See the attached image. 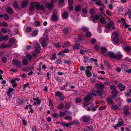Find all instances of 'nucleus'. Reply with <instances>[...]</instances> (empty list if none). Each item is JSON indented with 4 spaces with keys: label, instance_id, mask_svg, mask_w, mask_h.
<instances>
[{
    "label": "nucleus",
    "instance_id": "1",
    "mask_svg": "<svg viewBox=\"0 0 131 131\" xmlns=\"http://www.w3.org/2000/svg\"><path fill=\"white\" fill-rule=\"evenodd\" d=\"M95 86L97 88V89L96 90H95L94 92L97 93L98 95L102 96L104 93L103 89L104 88V85L102 83H96Z\"/></svg>",
    "mask_w": 131,
    "mask_h": 131
},
{
    "label": "nucleus",
    "instance_id": "2",
    "mask_svg": "<svg viewBox=\"0 0 131 131\" xmlns=\"http://www.w3.org/2000/svg\"><path fill=\"white\" fill-rule=\"evenodd\" d=\"M49 39L48 36H46L43 37H41L39 39V42L42 46L43 48L46 47L47 45V41Z\"/></svg>",
    "mask_w": 131,
    "mask_h": 131
},
{
    "label": "nucleus",
    "instance_id": "3",
    "mask_svg": "<svg viewBox=\"0 0 131 131\" xmlns=\"http://www.w3.org/2000/svg\"><path fill=\"white\" fill-rule=\"evenodd\" d=\"M109 55L111 57V58L117 59H121L122 58L123 55L119 53L114 54L113 53H110Z\"/></svg>",
    "mask_w": 131,
    "mask_h": 131
},
{
    "label": "nucleus",
    "instance_id": "4",
    "mask_svg": "<svg viewBox=\"0 0 131 131\" xmlns=\"http://www.w3.org/2000/svg\"><path fill=\"white\" fill-rule=\"evenodd\" d=\"M96 96V94L94 93H89L84 98V100L86 102H88L90 101L92 97V95Z\"/></svg>",
    "mask_w": 131,
    "mask_h": 131
},
{
    "label": "nucleus",
    "instance_id": "5",
    "mask_svg": "<svg viewBox=\"0 0 131 131\" xmlns=\"http://www.w3.org/2000/svg\"><path fill=\"white\" fill-rule=\"evenodd\" d=\"M91 119L90 117L88 116L84 115L83 116L81 120L85 123H89Z\"/></svg>",
    "mask_w": 131,
    "mask_h": 131
},
{
    "label": "nucleus",
    "instance_id": "6",
    "mask_svg": "<svg viewBox=\"0 0 131 131\" xmlns=\"http://www.w3.org/2000/svg\"><path fill=\"white\" fill-rule=\"evenodd\" d=\"M35 8L36 10L40 9L42 10H44L45 9V7L43 5L40 6L39 2H37L35 5Z\"/></svg>",
    "mask_w": 131,
    "mask_h": 131
},
{
    "label": "nucleus",
    "instance_id": "7",
    "mask_svg": "<svg viewBox=\"0 0 131 131\" xmlns=\"http://www.w3.org/2000/svg\"><path fill=\"white\" fill-rule=\"evenodd\" d=\"M129 107L128 105H126L124 106L123 108V110L124 111V114L125 115H128L129 114Z\"/></svg>",
    "mask_w": 131,
    "mask_h": 131
},
{
    "label": "nucleus",
    "instance_id": "8",
    "mask_svg": "<svg viewBox=\"0 0 131 131\" xmlns=\"http://www.w3.org/2000/svg\"><path fill=\"white\" fill-rule=\"evenodd\" d=\"M89 68H90V69L92 68L91 67H90L89 66H88L87 67L86 69L85 70V72L86 75L88 77H90L92 75V74L89 70Z\"/></svg>",
    "mask_w": 131,
    "mask_h": 131
},
{
    "label": "nucleus",
    "instance_id": "9",
    "mask_svg": "<svg viewBox=\"0 0 131 131\" xmlns=\"http://www.w3.org/2000/svg\"><path fill=\"white\" fill-rule=\"evenodd\" d=\"M6 12L8 14H12L13 13L12 8L10 7H8L5 9Z\"/></svg>",
    "mask_w": 131,
    "mask_h": 131
},
{
    "label": "nucleus",
    "instance_id": "10",
    "mask_svg": "<svg viewBox=\"0 0 131 131\" xmlns=\"http://www.w3.org/2000/svg\"><path fill=\"white\" fill-rule=\"evenodd\" d=\"M95 15L91 16L90 19L92 20L93 22H95L96 20H97L99 19L100 18L99 16V15H97L95 17Z\"/></svg>",
    "mask_w": 131,
    "mask_h": 131
},
{
    "label": "nucleus",
    "instance_id": "11",
    "mask_svg": "<svg viewBox=\"0 0 131 131\" xmlns=\"http://www.w3.org/2000/svg\"><path fill=\"white\" fill-rule=\"evenodd\" d=\"M91 1L94 2L95 4L98 6H101L102 2L101 0H91Z\"/></svg>",
    "mask_w": 131,
    "mask_h": 131
},
{
    "label": "nucleus",
    "instance_id": "12",
    "mask_svg": "<svg viewBox=\"0 0 131 131\" xmlns=\"http://www.w3.org/2000/svg\"><path fill=\"white\" fill-rule=\"evenodd\" d=\"M46 6L47 8L49 9L50 10H51L52 9V8L53 7V4L50 3H48L46 4Z\"/></svg>",
    "mask_w": 131,
    "mask_h": 131
},
{
    "label": "nucleus",
    "instance_id": "13",
    "mask_svg": "<svg viewBox=\"0 0 131 131\" xmlns=\"http://www.w3.org/2000/svg\"><path fill=\"white\" fill-rule=\"evenodd\" d=\"M58 18L57 15H52L51 20L53 22L56 21H58Z\"/></svg>",
    "mask_w": 131,
    "mask_h": 131
},
{
    "label": "nucleus",
    "instance_id": "14",
    "mask_svg": "<svg viewBox=\"0 0 131 131\" xmlns=\"http://www.w3.org/2000/svg\"><path fill=\"white\" fill-rule=\"evenodd\" d=\"M118 86L120 88L119 90L121 91H124L125 90V89L126 87L125 85H123L122 83H119L118 84Z\"/></svg>",
    "mask_w": 131,
    "mask_h": 131
},
{
    "label": "nucleus",
    "instance_id": "15",
    "mask_svg": "<svg viewBox=\"0 0 131 131\" xmlns=\"http://www.w3.org/2000/svg\"><path fill=\"white\" fill-rule=\"evenodd\" d=\"M35 5V4L34 2H31L30 3L29 9L30 11L32 12L34 10Z\"/></svg>",
    "mask_w": 131,
    "mask_h": 131
},
{
    "label": "nucleus",
    "instance_id": "16",
    "mask_svg": "<svg viewBox=\"0 0 131 131\" xmlns=\"http://www.w3.org/2000/svg\"><path fill=\"white\" fill-rule=\"evenodd\" d=\"M12 5L15 8H17L19 9H20V7H19L18 3L17 1H14Z\"/></svg>",
    "mask_w": 131,
    "mask_h": 131
},
{
    "label": "nucleus",
    "instance_id": "17",
    "mask_svg": "<svg viewBox=\"0 0 131 131\" xmlns=\"http://www.w3.org/2000/svg\"><path fill=\"white\" fill-rule=\"evenodd\" d=\"M24 101L23 100V99L21 98H18L17 99L16 102L19 105H20L23 104L24 103Z\"/></svg>",
    "mask_w": 131,
    "mask_h": 131
},
{
    "label": "nucleus",
    "instance_id": "18",
    "mask_svg": "<svg viewBox=\"0 0 131 131\" xmlns=\"http://www.w3.org/2000/svg\"><path fill=\"white\" fill-rule=\"evenodd\" d=\"M113 41L115 43L117 44L119 42V40L117 37L115 36L113 38Z\"/></svg>",
    "mask_w": 131,
    "mask_h": 131
},
{
    "label": "nucleus",
    "instance_id": "19",
    "mask_svg": "<svg viewBox=\"0 0 131 131\" xmlns=\"http://www.w3.org/2000/svg\"><path fill=\"white\" fill-rule=\"evenodd\" d=\"M10 47V46H9L8 45H6L4 43H3L0 46V48L1 49H3L5 48L9 47Z\"/></svg>",
    "mask_w": 131,
    "mask_h": 131
},
{
    "label": "nucleus",
    "instance_id": "20",
    "mask_svg": "<svg viewBox=\"0 0 131 131\" xmlns=\"http://www.w3.org/2000/svg\"><path fill=\"white\" fill-rule=\"evenodd\" d=\"M62 17L65 19H67L68 17V13L66 11L64 12L63 13Z\"/></svg>",
    "mask_w": 131,
    "mask_h": 131
},
{
    "label": "nucleus",
    "instance_id": "21",
    "mask_svg": "<svg viewBox=\"0 0 131 131\" xmlns=\"http://www.w3.org/2000/svg\"><path fill=\"white\" fill-rule=\"evenodd\" d=\"M113 25V24L112 22H110L107 24L106 26L108 29H110Z\"/></svg>",
    "mask_w": 131,
    "mask_h": 131
},
{
    "label": "nucleus",
    "instance_id": "22",
    "mask_svg": "<svg viewBox=\"0 0 131 131\" xmlns=\"http://www.w3.org/2000/svg\"><path fill=\"white\" fill-rule=\"evenodd\" d=\"M70 103L67 102L65 104L64 108L68 110L70 108Z\"/></svg>",
    "mask_w": 131,
    "mask_h": 131
},
{
    "label": "nucleus",
    "instance_id": "23",
    "mask_svg": "<svg viewBox=\"0 0 131 131\" xmlns=\"http://www.w3.org/2000/svg\"><path fill=\"white\" fill-rule=\"evenodd\" d=\"M124 49L126 52H129L131 50V47L126 46L125 47Z\"/></svg>",
    "mask_w": 131,
    "mask_h": 131
},
{
    "label": "nucleus",
    "instance_id": "24",
    "mask_svg": "<svg viewBox=\"0 0 131 131\" xmlns=\"http://www.w3.org/2000/svg\"><path fill=\"white\" fill-rule=\"evenodd\" d=\"M93 128L92 126H86L85 128L84 131H89L90 130Z\"/></svg>",
    "mask_w": 131,
    "mask_h": 131
},
{
    "label": "nucleus",
    "instance_id": "25",
    "mask_svg": "<svg viewBox=\"0 0 131 131\" xmlns=\"http://www.w3.org/2000/svg\"><path fill=\"white\" fill-rule=\"evenodd\" d=\"M70 46V42L68 41H66L65 42V44L64 46H62V47H69Z\"/></svg>",
    "mask_w": 131,
    "mask_h": 131
},
{
    "label": "nucleus",
    "instance_id": "26",
    "mask_svg": "<svg viewBox=\"0 0 131 131\" xmlns=\"http://www.w3.org/2000/svg\"><path fill=\"white\" fill-rule=\"evenodd\" d=\"M128 15V18L130 19L131 18V10L129 9L127 13L125 14V15Z\"/></svg>",
    "mask_w": 131,
    "mask_h": 131
},
{
    "label": "nucleus",
    "instance_id": "27",
    "mask_svg": "<svg viewBox=\"0 0 131 131\" xmlns=\"http://www.w3.org/2000/svg\"><path fill=\"white\" fill-rule=\"evenodd\" d=\"M81 6L80 5L79 6H77L75 7L74 10L76 12H79L81 9Z\"/></svg>",
    "mask_w": 131,
    "mask_h": 131
},
{
    "label": "nucleus",
    "instance_id": "28",
    "mask_svg": "<svg viewBox=\"0 0 131 131\" xmlns=\"http://www.w3.org/2000/svg\"><path fill=\"white\" fill-rule=\"evenodd\" d=\"M55 96H59V97H60L62 95V94L60 91H58L55 92Z\"/></svg>",
    "mask_w": 131,
    "mask_h": 131
},
{
    "label": "nucleus",
    "instance_id": "29",
    "mask_svg": "<svg viewBox=\"0 0 131 131\" xmlns=\"http://www.w3.org/2000/svg\"><path fill=\"white\" fill-rule=\"evenodd\" d=\"M101 52L103 53L106 52V51L107 50V49L105 47H102L101 48Z\"/></svg>",
    "mask_w": 131,
    "mask_h": 131
},
{
    "label": "nucleus",
    "instance_id": "30",
    "mask_svg": "<svg viewBox=\"0 0 131 131\" xmlns=\"http://www.w3.org/2000/svg\"><path fill=\"white\" fill-rule=\"evenodd\" d=\"M80 44L79 43L75 44L73 46V48L74 49H80L79 48V46Z\"/></svg>",
    "mask_w": 131,
    "mask_h": 131
},
{
    "label": "nucleus",
    "instance_id": "31",
    "mask_svg": "<svg viewBox=\"0 0 131 131\" xmlns=\"http://www.w3.org/2000/svg\"><path fill=\"white\" fill-rule=\"evenodd\" d=\"M64 107V105L62 103L59 104L58 106V108L59 109H62Z\"/></svg>",
    "mask_w": 131,
    "mask_h": 131
},
{
    "label": "nucleus",
    "instance_id": "32",
    "mask_svg": "<svg viewBox=\"0 0 131 131\" xmlns=\"http://www.w3.org/2000/svg\"><path fill=\"white\" fill-rule=\"evenodd\" d=\"M107 103L110 104H111L113 103V102L111 98H109L107 100Z\"/></svg>",
    "mask_w": 131,
    "mask_h": 131
},
{
    "label": "nucleus",
    "instance_id": "33",
    "mask_svg": "<svg viewBox=\"0 0 131 131\" xmlns=\"http://www.w3.org/2000/svg\"><path fill=\"white\" fill-rule=\"evenodd\" d=\"M1 60L2 62L4 63H6L7 61V58L4 56L2 57Z\"/></svg>",
    "mask_w": 131,
    "mask_h": 131
},
{
    "label": "nucleus",
    "instance_id": "34",
    "mask_svg": "<svg viewBox=\"0 0 131 131\" xmlns=\"http://www.w3.org/2000/svg\"><path fill=\"white\" fill-rule=\"evenodd\" d=\"M111 108L113 110H117L119 107L116 105H114L112 106Z\"/></svg>",
    "mask_w": 131,
    "mask_h": 131
},
{
    "label": "nucleus",
    "instance_id": "35",
    "mask_svg": "<svg viewBox=\"0 0 131 131\" xmlns=\"http://www.w3.org/2000/svg\"><path fill=\"white\" fill-rule=\"evenodd\" d=\"M18 61V60L16 59H14L13 60L12 62V63L13 65H15L17 64Z\"/></svg>",
    "mask_w": 131,
    "mask_h": 131
},
{
    "label": "nucleus",
    "instance_id": "36",
    "mask_svg": "<svg viewBox=\"0 0 131 131\" xmlns=\"http://www.w3.org/2000/svg\"><path fill=\"white\" fill-rule=\"evenodd\" d=\"M100 21L101 23L103 24H105L106 23V21L105 20L104 18L103 17H102L100 19Z\"/></svg>",
    "mask_w": 131,
    "mask_h": 131
},
{
    "label": "nucleus",
    "instance_id": "37",
    "mask_svg": "<svg viewBox=\"0 0 131 131\" xmlns=\"http://www.w3.org/2000/svg\"><path fill=\"white\" fill-rule=\"evenodd\" d=\"M64 119L66 120H71L72 119V118L71 116H67L65 117Z\"/></svg>",
    "mask_w": 131,
    "mask_h": 131
},
{
    "label": "nucleus",
    "instance_id": "38",
    "mask_svg": "<svg viewBox=\"0 0 131 131\" xmlns=\"http://www.w3.org/2000/svg\"><path fill=\"white\" fill-rule=\"evenodd\" d=\"M112 94L114 96H116L117 94L118 91L115 90H113L112 92Z\"/></svg>",
    "mask_w": 131,
    "mask_h": 131
},
{
    "label": "nucleus",
    "instance_id": "39",
    "mask_svg": "<svg viewBox=\"0 0 131 131\" xmlns=\"http://www.w3.org/2000/svg\"><path fill=\"white\" fill-rule=\"evenodd\" d=\"M3 17H4L5 19L6 20H7L9 19V17L8 15L7 14H5L4 15Z\"/></svg>",
    "mask_w": 131,
    "mask_h": 131
},
{
    "label": "nucleus",
    "instance_id": "40",
    "mask_svg": "<svg viewBox=\"0 0 131 131\" xmlns=\"http://www.w3.org/2000/svg\"><path fill=\"white\" fill-rule=\"evenodd\" d=\"M8 42L9 43L13 44L15 42V41L14 39L12 38H11L9 40Z\"/></svg>",
    "mask_w": 131,
    "mask_h": 131
},
{
    "label": "nucleus",
    "instance_id": "41",
    "mask_svg": "<svg viewBox=\"0 0 131 131\" xmlns=\"http://www.w3.org/2000/svg\"><path fill=\"white\" fill-rule=\"evenodd\" d=\"M123 121H122L121 118H120L118 121V123L121 126H122L123 124Z\"/></svg>",
    "mask_w": 131,
    "mask_h": 131
},
{
    "label": "nucleus",
    "instance_id": "42",
    "mask_svg": "<svg viewBox=\"0 0 131 131\" xmlns=\"http://www.w3.org/2000/svg\"><path fill=\"white\" fill-rule=\"evenodd\" d=\"M81 29L84 31H87L89 30V29L88 28L85 27H82Z\"/></svg>",
    "mask_w": 131,
    "mask_h": 131
},
{
    "label": "nucleus",
    "instance_id": "43",
    "mask_svg": "<svg viewBox=\"0 0 131 131\" xmlns=\"http://www.w3.org/2000/svg\"><path fill=\"white\" fill-rule=\"evenodd\" d=\"M61 124L63 126H66V127H68L70 126L69 123H67L66 124L64 123H62Z\"/></svg>",
    "mask_w": 131,
    "mask_h": 131
},
{
    "label": "nucleus",
    "instance_id": "44",
    "mask_svg": "<svg viewBox=\"0 0 131 131\" xmlns=\"http://www.w3.org/2000/svg\"><path fill=\"white\" fill-rule=\"evenodd\" d=\"M81 99L79 97L75 99V101L77 103H79L81 102Z\"/></svg>",
    "mask_w": 131,
    "mask_h": 131
},
{
    "label": "nucleus",
    "instance_id": "45",
    "mask_svg": "<svg viewBox=\"0 0 131 131\" xmlns=\"http://www.w3.org/2000/svg\"><path fill=\"white\" fill-rule=\"evenodd\" d=\"M16 67H17V68H19L21 67V63L20 62L18 61L17 63V64H16Z\"/></svg>",
    "mask_w": 131,
    "mask_h": 131
},
{
    "label": "nucleus",
    "instance_id": "46",
    "mask_svg": "<svg viewBox=\"0 0 131 131\" xmlns=\"http://www.w3.org/2000/svg\"><path fill=\"white\" fill-rule=\"evenodd\" d=\"M26 57L27 59L29 60H30L32 59V56L31 55L29 54H27L26 55Z\"/></svg>",
    "mask_w": 131,
    "mask_h": 131
},
{
    "label": "nucleus",
    "instance_id": "47",
    "mask_svg": "<svg viewBox=\"0 0 131 131\" xmlns=\"http://www.w3.org/2000/svg\"><path fill=\"white\" fill-rule=\"evenodd\" d=\"M2 37L3 40L7 41L8 39V36L7 35H5L4 36H3Z\"/></svg>",
    "mask_w": 131,
    "mask_h": 131
},
{
    "label": "nucleus",
    "instance_id": "48",
    "mask_svg": "<svg viewBox=\"0 0 131 131\" xmlns=\"http://www.w3.org/2000/svg\"><path fill=\"white\" fill-rule=\"evenodd\" d=\"M116 88V86L114 85H111L110 86V89L112 91L115 90Z\"/></svg>",
    "mask_w": 131,
    "mask_h": 131
},
{
    "label": "nucleus",
    "instance_id": "49",
    "mask_svg": "<svg viewBox=\"0 0 131 131\" xmlns=\"http://www.w3.org/2000/svg\"><path fill=\"white\" fill-rule=\"evenodd\" d=\"M104 62L105 64L107 67L110 66L111 65L109 62L106 60H104Z\"/></svg>",
    "mask_w": 131,
    "mask_h": 131
},
{
    "label": "nucleus",
    "instance_id": "50",
    "mask_svg": "<svg viewBox=\"0 0 131 131\" xmlns=\"http://www.w3.org/2000/svg\"><path fill=\"white\" fill-rule=\"evenodd\" d=\"M38 34V31L36 30L32 32V35L35 36H36Z\"/></svg>",
    "mask_w": 131,
    "mask_h": 131
},
{
    "label": "nucleus",
    "instance_id": "51",
    "mask_svg": "<svg viewBox=\"0 0 131 131\" xmlns=\"http://www.w3.org/2000/svg\"><path fill=\"white\" fill-rule=\"evenodd\" d=\"M63 31L64 33L67 34L68 33L69 30L68 28H65L63 29Z\"/></svg>",
    "mask_w": 131,
    "mask_h": 131
},
{
    "label": "nucleus",
    "instance_id": "52",
    "mask_svg": "<svg viewBox=\"0 0 131 131\" xmlns=\"http://www.w3.org/2000/svg\"><path fill=\"white\" fill-rule=\"evenodd\" d=\"M34 47H35L38 48H40V46L39 44L37 42H36L34 44Z\"/></svg>",
    "mask_w": 131,
    "mask_h": 131
},
{
    "label": "nucleus",
    "instance_id": "53",
    "mask_svg": "<svg viewBox=\"0 0 131 131\" xmlns=\"http://www.w3.org/2000/svg\"><path fill=\"white\" fill-rule=\"evenodd\" d=\"M2 23V26L4 27H7L8 26L7 23L5 21H3Z\"/></svg>",
    "mask_w": 131,
    "mask_h": 131
},
{
    "label": "nucleus",
    "instance_id": "54",
    "mask_svg": "<svg viewBox=\"0 0 131 131\" xmlns=\"http://www.w3.org/2000/svg\"><path fill=\"white\" fill-rule=\"evenodd\" d=\"M2 32L3 33H5L7 31L6 29L4 28H2L1 29Z\"/></svg>",
    "mask_w": 131,
    "mask_h": 131
},
{
    "label": "nucleus",
    "instance_id": "55",
    "mask_svg": "<svg viewBox=\"0 0 131 131\" xmlns=\"http://www.w3.org/2000/svg\"><path fill=\"white\" fill-rule=\"evenodd\" d=\"M34 24L35 26H40V22L39 21H35L34 22Z\"/></svg>",
    "mask_w": 131,
    "mask_h": 131
},
{
    "label": "nucleus",
    "instance_id": "56",
    "mask_svg": "<svg viewBox=\"0 0 131 131\" xmlns=\"http://www.w3.org/2000/svg\"><path fill=\"white\" fill-rule=\"evenodd\" d=\"M89 13L91 15H93L95 13V12L93 9H91L90 10Z\"/></svg>",
    "mask_w": 131,
    "mask_h": 131
},
{
    "label": "nucleus",
    "instance_id": "57",
    "mask_svg": "<svg viewBox=\"0 0 131 131\" xmlns=\"http://www.w3.org/2000/svg\"><path fill=\"white\" fill-rule=\"evenodd\" d=\"M58 10L56 9H54L53 10L52 13V15H57L58 13Z\"/></svg>",
    "mask_w": 131,
    "mask_h": 131
},
{
    "label": "nucleus",
    "instance_id": "58",
    "mask_svg": "<svg viewBox=\"0 0 131 131\" xmlns=\"http://www.w3.org/2000/svg\"><path fill=\"white\" fill-rule=\"evenodd\" d=\"M86 35L87 37L89 38L91 36V33L89 32H87L86 34Z\"/></svg>",
    "mask_w": 131,
    "mask_h": 131
},
{
    "label": "nucleus",
    "instance_id": "59",
    "mask_svg": "<svg viewBox=\"0 0 131 131\" xmlns=\"http://www.w3.org/2000/svg\"><path fill=\"white\" fill-rule=\"evenodd\" d=\"M90 42L93 45L96 42V41L95 39L93 38L90 41Z\"/></svg>",
    "mask_w": 131,
    "mask_h": 131
},
{
    "label": "nucleus",
    "instance_id": "60",
    "mask_svg": "<svg viewBox=\"0 0 131 131\" xmlns=\"http://www.w3.org/2000/svg\"><path fill=\"white\" fill-rule=\"evenodd\" d=\"M82 12L84 14H86L87 13V10L86 9L83 8L82 9Z\"/></svg>",
    "mask_w": 131,
    "mask_h": 131
},
{
    "label": "nucleus",
    "instance_id": "61",
    "mask_svg": "<svg viewBox=\"0 0 131 131\" xmlns=\"http://www.w3.org/2000/svg\"><path fill=\"white\" fill-rule=\"evenodd\" d=\"M87 102H84V103L83 105V107H85L88 106L89 104Z\"/></svg>",
    "mask_w": 131,
    "mask_h": 131
},
{
    "label": "nucleus",
    "instance_id": "62",
    "mask_svg": "<svg viewBox=\"0 0 131 131\" xmlns=\"http://www.w3.org/2000/svg\"><path fill=\"white\" fill-rule=\"evenodd\" d=\"M59 44L58 42V44H57L56 43H53V45L56 47L58 48H60L61 47V46L59 45L58 44Z\"/></svg>",
    "mask_w": 131,
    "mask_h": 131
},
{
    "label": "nucleus",
    "instance_id": "63",
    "mask_svg": "<svg viewBox=\"0 0 131 131\" xmlns=\"http://www.w3.org/2000/svg\"><path fill=\"white\" fill-rule=\"evenodd\" d=\"M13 89L12 88H9L7 91V94H10V93L13 91Z\"/></svg>",
    "mask_w": 131,
    "mask_h": 131
},
{
    "label": "nucleus",
    "instance_id": "64",
    "mask_svg": "<svg viewBox=\"0 0 131 131\" xmlns=\"http://www.w3.org/2000/svg\"><path fill=\"white\" fill-rule=\"evenodd\" d=\"M62 62L60 59H58L57 61H56V63L57 64H61Z\"/></svg>",
    "mask_w": 131,
    "mask_h": 131
}]
</instances>
